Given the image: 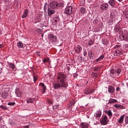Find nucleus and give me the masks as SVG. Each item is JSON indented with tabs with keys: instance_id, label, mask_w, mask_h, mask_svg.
<instances>
[{
	"instance_id": "29",
	"label": "nucleus",
	"mask_w": 128,
	"mask_h": 128,
	"mask_svg": "<svg viewBox=\"0 0 128 128\" xmlns=\"http://www.w3.org/2000/svg\"><path fill=\"white\" fill-rule=\"evenodd\" d=\"M122 38L124 40H125V42H128V36L123 35L122 36Z\"/></svg>"
},
{
	"instance_id": "48",
	"label": "nucleus",
	"mask_w": 128,
	"mask_h": 128,
	"mask_svg": "<svg viewBox=\"0 0 128 128\" xmlns=\"http://www.w3.org/2000/svg\"><path fill=\"white\" fill-rule=\"evenodd\" d=\"M100 28H104V24H101V25L100 26Z\"/></svg>"
},
{
	"instance_id": "34",
	"label": "nucleus",
	"mask_w": 128,
	"mask_h": 128,
	"mask_svg": "<svg viewBox=\"0 0 128 128\" xmlns=\"http://www.w3.org/2000/svg\"><path fill=\"white\" fill-rule=\"evenodd\" d=\"M98 22V19H95L93 21V24L94 26L96 25V24Z\"/></svg>"
},
{
	"instance_id": "46",
	"label": "nucleus",
	"mask_w": 128,
	"mask_h": 128,
	"mask_svg": "<svg viewBox=\"0 0 128 128\" xmlns=\"http://www.w3.org/2000/svg\"><path fill=\"white\" fill-rule=\"evenodd\" d=\"M28 126H24V127H23V128H28Z\"/></svg>"
},
{
	"instance_id": "5",
	"label": "nucleus",
	"mask_w": 128,
	"mask_h": 128,
	"mask_svg": "<svg viewBox=\"0 0 128 128\" xmlns=\"http://www.w3.org/2000/svg\"><path fill=\"white\" fill-rule=\"evenodd\" d=\"M101 124L103 126H106V124H108V116L106 115H104L102 116V118L100 120Z\"/></svg>"
},
{
	"instance_id": "26",
	"label": "nucleus",
	"mask_w": 128,
	"mask_h": 128,
	"mask_svg": "<svg viewBox=\"0 0 128 128\" xmlns=\"http://www.w3.org/2000/svg\"><path fill=\"white\" fill-rule=\"evenodd\" d=\"M80 12L82 14H86V9L82 7L80 8Z\"/></svg>"
},
{
	"instance_id": "7",
	"label": "nucleus",
	"mask_w": 128,
	"mask_h": 128,
	"mask_svg": "<svg viewBox=\"0 0 128 128\" xmlns=\"http://www.w3.org/2000/svg\"><path fill=\"white\" fill-rule=\"evenodd\" d=\"M64 14H69V15L72 14V6H68L66 7L64 10Z\"/></svg>"
},
{
	"instance_id": "13",
	"label": "nucleus",
	"mask_w": 128,
	"mask_h": 128,
	"mask_svg": "<svg viewBox=\"0 0 128 128\" xmlns=\"http://www.w3.org/2000/svg\"><path fill=\"white\" fill-rule=\"evenodd\" d=\"M94 116H96V118H100V116H102V110H98L96 112Z\"/></svg>"
},
{
	"instance_id": "2",
	"label": "nucleus",
	"mask_w": 128,
	"mask_h": 128,
	"mask_svg": "<svg viewBox=\"0 0 128 128\" xmlns=\"http://www.w3.org/2000/svg\"><path fill=\"white\" fill-rule=\"evenodd\" d=\"M64 6V3L58 2L56 1H52L50 3V6L51 8H62Z\"/></svg>"
},
{
	"instance_id": "23",
	"label": "nucleus",
	"mask_w": 128,
	"mask_h": 128,
	"mask_svg": "<svg viewBox=\"0 0 128 128\" xmlns=\"http://www.w3.org/2000/svg\"><path fill=\"white\" fill-rule=\"evenodd\" d=\"M124 115H122L118 120V124H122L124 122Z\"/></svg>"
},
{
	"instance_id": "43",
	"label": "nucleus",
	"mask_w": 128,
	"mask_h": 128,
	"mask_svg": "<svg viewBox=\"0 0 128 128\" xmlns=\"http://www.w3.org/2000/svg\"><path fill=\"white\" fill-rule=\"evenodd\" d=\"M66 70H70V66H67L66 67Z\"/></svg>"
},
{
	"instance_id": "1",
	"label": "nucleus",
	"mask_w": 128,
	"mask_h": 128,
	"mask_svg": "<svg viewBox=\"0 0 128 128\" xmlns=\"http://www.w3.org/2000/svg\"><path fill=\"white\" fill-rule=\"evenodd\" d=\"M56 82L52 84L53 88L54 90H58L60 88H66L68 84L66 82V75L62 72H59L56 74Z\"/></svg>"
},
{
	"instance_id": "11",
	"label": "nucleus",
	"mask_w": 128,
	"mask_h": 128,
	"mask_svg": "<svg viewBox=\"0 0 128 128\" xmlns=\"http://www.w3.org/2000/svg\"><path fill=\"white\" fill-rule=\"evenodd\" d=\"M75 52L76 54H80V52L82 50V48L80 46L78 45L76 47L74 48Z\"/></svg>"
},
{
	"instance_id": "36",
	"label": "nucleus",
	"mask_w": 128,
	"mask_h": 128,
	"mask_svg": "<svg viewBox=\"0 0 128 128\" xmlns=\"http://www.w3.org/2000/svg\"><path fill=\"white\" fill-rule=\"evenodd\" d=\"M14 104H16L14 102H9L8 103V106H14Z\"/></svg>"
},
{
	"instance_id": "31",
	"label": "nucleus",
	"mask_w": 128,
	"mask_h": 128,
	"mask_svg": "<svg viewBox=\"0 0 128 128\" xmlns=\"http://www.w3.org/2000/svg\"><path fill=\"white\" fill-rule=\"evenodd\" d=\"M50 62V58H45L42 59V62L44 63V62Z\"/></svg>"
},
{
	"instance_id": "35",
	"label": "nucleus",
	"mask_w": 128,
	"mask_h": 128,
	"mask_svg": "<svg viewBox=\"0 0 128 128\" xmlns=\"http://www.w3.org/2000/svg\"><path fill=\"white\" fill-rule=\"evenodd\" d=\"M0 108H2V110H8V108L2 105L0 106Z\"/></svg>"
},
{
	"instance_id": "39",
	"label": "nucleus",
	"mask_w": 128,
	"mask_h": 128,
	"mask_svg": "<svg viewBox=\"0 0 128 128\" xmlns=\"http://www.w3.org/2000/svg\"><path fill=\"white\" fill-rule=\"evenodd\" d=\"M33 78L34 82H36V80H38V78H36V76H34Z\"/></svg>"
},
{
	"instance_id": "55",
	"label": "nucleus",
	"mask_w": 128,
	"mask_h": 128,
	"mask_svg": "<svg viewBox=\"0 0 128 128\" xmlns=\"http://www.w3.org/2000/svg\"><path fill=\"white\" fill-rule=\"evenodd\" d=\"M118 0V2H122V0Z\"/></svg>"
},
{
	"instance_id": "60",
	"label": "nucleus",
	"mask_w": 128,
	"mask_h": 128,
	"mask_svg": "<svg viewBox=\"0 0 128 128\" xmlns=\"http://www.w3.org/2000/svg\"><path fill=\"white\" fill-rule=\"evenodd\" d=\"M96 32H98V30H97V31H96Z\"/></svg>"
},
{
	"instance_id": "20",
	"label": "nucleus",
	"mask_w": 128,
	"mask_h": 128,
	"mask_svg": "<svg viewBox=\"0 0 128 128\" xmlns=\"http://www.w3.org/2000/svg\"><path fill=\"white\" fill-rule=\"evenodd\" d=\"M108 92L110 94H114V88L112 86L108 87Z\"/></svg>"
},
{
	"instance_id": "17",
	"label": "nucleus",
	"mask_w": 128,
	"mask_h": 128,
	"mask_svg": "<svg viewBox=\"0 0 128 128\" xmlns=\"http://www.w3.org/2000/svg\"><path fill=\"white\" fill-rule=\"evenodd\" d=\"M34 102V98H28L26 100V104H32Z\"/></svg>"
},
{
	"instance_id": "24",
	"label": "nucleus",
	"mask_w": 128,
	"mask_h": 128,
	"mask_svg": "<svg viewBox=\"0 0 128 128\" xmlns=\"http://www.w3.org/2000/svg\"><path fill=\"white\" fill-rule=\"evenodd\" d=\"M108 4L110 6H116V1H114V0H110L108 1Z\"/></svg>"
},
{
	"instance_id": "40",
	"label": "nucleus",
	"mask_w": 128,
	"mask_h": 128,
	"mask_svg": "<svg viewBox=\"0 0 128 128\" xmlns=\"http://www.w3.org/2000/svg\"><path fill=\"white\" fill-rule=\"evenodd\" d=\"M40 86H42V88H43L45 87L46 86H44V83H40Z\"/></svg>"
},
{
	"instance_id": "47",
	"label": "nucleus",
	"mask_w": 128,
	"mask_h": 128,
	"mask_svg": "<svg viewBox=\"0 0 128 128\" xmlns=\"http://www.w3.org/2000/svg\"><path fill=\"white\" fill-rule=\"evenodd\" d=\"M84 56H86V54H87L86 52H84Z\"/></svg>"
},
{
	"instance_id": "44",
	"label": "nucleus",
	"mask_w": 128,
	"mask_h": 128,
	"mask_svg": "<svg viewBox=\"0 0 128 128\" xmlns=\"http://www.w3.org/2000/svg\"><path fill=\"white\" fill-rule=\"evenodd\" d=\"M98 70H100V68L98 67L94 68V70H96V72H98Z\"/></svg>"
},
{
	"instance_id": "38",
	"label": "nucleus",
	"mask_w": 128,
	"mask_h": 128,
	"mask_svg": "<svg viewBox=\"0 0 128 128\" xmlns=\"http://www.w3.org/2000/svg\"><path fill=\"white\" fill-rule=\"evenodd\" d=\"M123 48L124 50H126V48H128V44H123Z\"/></svg>"
},
{
	"instance_id": "45",
	"label": "nucleus",
	"mask_w": 128,
	"mask_h": 128,
	"mask_svg": "<svg viewBox=\"0 0 128 128\" xmlns=\"http://www.w3.org/2000/svg\"><path fill=\"white\" fill-rule=\"evenodd\" d=\"M120 90V87H118L116 88V90L117 92H118V90Z\"/></svg>"
},
{
	"instance_id": "58",
	"label": "nucleus",
	"mask_w": 128,
	"mask_h": 128,
	"mask_svg": "<svg viewBox=\"0 0 128 128\" xmlns=\"http://www.w3.org/2000/svg\"><path fill=\"white\" fill-rule=\"evenodd\" d=\"M88 98H89V100H90V98H92V96H90Z\"/></svg>"
},
{
	"instance_id": "14",
	"label": "nucleus",
	"mask_w": 128,
	"mask_h": 128,
	"mask_svg": "<svg viewBox=\"0 0 128 128\" xmlns=\"http://www.w3.org/2000/svg\"><path fill=\"white\" fill-rule=\"evenodd\" d=\"M104 58V55L102 54L98 58L94 60V62H100L101 60H102Z\"/></svg>"
},
{
	"instance_id": "57",
	"label": "nucleus",
	"mask_w": 128,
	"mask_h": 128,
	"mask_svg": "<svg viewBox=\"0 0 128 128\" xmlns=\"http://www.w3.org/2000/svg\"><path fill=\"white\" fill-rule=\"evenodd\" d=\"M0 128H4V126H0Z\"/></svg>"
},
{
	"instance_id": "52",
	"label": "nucleus",
	"mask_w": 128,
	"mask_h": 128,
	"mask_svg": "<svg viewBox=\"0 0 128 128\" xmlns=\"http://www.w3.org/2000/svg\"><path fill=\"white\" fill-rule=\"evenodd\" d=\"M112 24H114V20H111Z\"/></svg>"
},
{
	"instance_id": "9",
	"label": "nucleus",
	"mask_w": 128,
	"mask_h": 128,
	"mask_svg": "<svg viewBox=\"0 0 128 128\" xmlns=\"http://www.w3.org/2000/svg\"><path fill=\"white\" fill-rule=\"evenodd\" d=\"M102 12H104V10H106L108 8V4L106 3H104L100 5V8Z\"/></svg>"
},
{
	"instance_id": "4",
	"label": "nucleus",
	"mask_w": 128,
	"mask_h": 128,
	"mask_svg": "<svg viewBox=\"0 0 128 128\" xmlns=\"http://www.w3.org/2000/svg\"><path fill=\"white\" fill-rule=\"evenodd\" d=\"M48 10V16H52V14H54L56 12L54 8H50L46 3H45L44 5V10Z\"/></svg>"
},
{
	"instance_id": "59",
	"label": "nucleus",
	"mask_w": 128,
	"mask_h": 128,
	"mask_svg": "<svg viewBox=\"0 0 128 128\" xmlns=\"http://www.w3.org/2000/svg\"><path fill=\"white\" fill-rule=\"evenodd\" d=\"M126 86H128V83L126 84Z\"/></svg>"
},
{
	"instance_id": "15",
	"label": "nucleus",
	"mask_w": 128,
	"mask_h": 128,
	"mask_svg": "<svg viewBox=\"0 0 128 128\" xmlns=\"http://www.w3.org/2000/svg\"><path fill=\"white\" fill-rule=\"evenodd\" d=\"M80 124L82 128H88L90 126V124L86 122H82Z\"/></svg>"
},
{
	"instance_id": "41",
	"label": "nucleus",
	"mask_w": 128,
	"mask_h": 128,
	"mask_svg": "<svg viewBox=\"0 0 128 128\" xmlns=\"http://www.w3.org/2000/svg\"><path fill=\"white\" fill-rule=\"evenodd\" d=\"M48 104H52V100L50 99H48Z\"/></svg>"
},
{
	"instance_id": "16",
	"label": "nucleus",
	"mask_w": 128,
	"mask_h": 128,
	"mask_svg": "<svg viewBox=\"0 0 128 128\" xmlns=\"http://www.w3.org/2000/svg\"><path fill=\"white\" fill-rule=\"evenodd\" d=\"M28 9H25L24 12L23 13L22 16V18H26V16H28Z\"/></svg>"
},
{
	"instance_id": "25",
	"label": "nucleus",
	"mask_w": 128,
	"mask_h": 128,
	"mask_svg": "<svg viewBox=\"0 0 128 128\" xmlns=\"http://www.w3.org/2000/svg\"><path fill=\"white\" fill-rule=\"evenodd\" d=\"M17 46L19 48H24V44L22 42L19 41L17 43Z\"/></svg>"
},
{
	"instance_id": "27",
	"label": "nucleus",
	"mask_w": 128,
	"mask_h": 128,
	"mask_svg": "<svg viewBox=\"0 0 128 128\" xmlns=\"http://www.w3.org/2000/svg\"><path fill=\"white\" fill-rule=\"evenodd\" d=\"M8 66L9 67H10L12 70H14V64L12 63L9 62L8 64Z\"/></svg>"
},
{
	"instance_id": "8",
	"label": "nucleus",
	"mask_w": 128,
	"mask_h": 128,
	"mask_svg": "<svg viewBox=\"0 0 128 128\" xmlns=\"http://www.w3.org/2000/svg\"><path fill=\"white\" fill-rule=\"evenodd\" d=\"M48 38L50 42H56V36H54L52 34H50L48 36Z\"/></svg>"
},
{
	"instance_id": "10",
	"label": "nucleus",
	"mask_w": 128,
	"mask_h": 128,
	"mask_svg": "<svg viewBox=\"0 0 128 128\" xmlns=\"http://www.w3.org/2000/svg\"><path fill=\"white\" fill-rule=\"evenodd\" d=\"M114 54V56H120L124 54V52L120 49L117 50L115 51Z\"/></svg>"
},
{
	"instance_id": "12",
	"label": "nucleus",
	"mask_w": 128,
	"mask_h": 128,
	"mask_svg": "<svg viewBox=\"0 0 128 128\" xmlns=\"http://www.w3.org/2000/svg\"><path fill=\"white\" fill-rule=\"evenodd\" d=\"M118 101L116 99L110 98L108 101V104H112L118 103Z\"/></svg>"
},
{
	"instance_id": "49",
	"label": "nucleus",
	"mask_w": 128,
	"mask_h": 128,
	"mask_svg": "<svg viewBox=\"0 0 128 128\" xmlns=\"http://www.w3.org/2000/svg\"><path fill=\"white\" fill-rule=\"evenodd\" d=\"M3 45L2 44H0V48H2Z\"/></svg>"
},
{
	"instance_id": "42",
	"label": "nucleus",
	"mask_w": 128,
	"mask_h": 128,
	"mask_svg": "<svg viewBox=\"0 0 128 128\" xmlns=\"http://www.w3.org/2000/svg\"><path fill=\"white\" fill-rule=\"evenodd\" d=\"M53 108L54 109H58V105H54V106H53Z\"/></svg>"
},
{
	"instance_id": "18",
	"label": "nucleus",
	"mask_w": 128,
	"mask_h": 128,
	"mask_svg": "<svg viewBox=\"0 0 128 128\" xmlns=\"http://www.w3.org/2000/svg\"><path fill=\"white\" fill-rule=\"evenodd\" d=\"M114 106L116 108H120L121 110H124V106L120 104H116Z\"/></svg>"
},
{
	"instance_id": "3",
	"label": "nucleus",
	"mask_w": 128,
	"mask_h": 128,
	"mask_svg": "<svg viewBox=\"0 0 128 128\" xmlns=\"http://www.w3.org/2000/svg\"><path fill=\"white\" fill-rule=\"evenodd\" d=\"M121 72L122 69L120 68H118L116 70H114V69H111L110 70V74L112 76H120Z\"/></svg>"
},
{
	"instance_id": "56",
	"label": "nucleus",
	"mask_w": 128,
	"mask_h": 128,
	"mask_svg": "<svg viewBox=\"0 0 128 128\" xmlns=\"http://www.w3.org/2000/svg\"><path fill=\"white\" fill-rule=\"evenodd\" d=\"M0 34H2V30L0 28Z\"/></svg>"
},
{
	"instance_id": "22",
	"label": "nucleus",
	"mask_w": 128,
	"mask_h": 128,
	"mask_svg": "<svg viewBox=\"0 0 128 128\" xmlns=\"http://www.w3.org/2000/svg\"><path fill=\"white\" fill-rule=\"evenodd\" d=\"M74 104H76V100L74 99L70 100L69 103V106L70 108H72V106H74Z\"/></svg>"
},
{
	"instance_id": "21",
	"label": "nucleus",
	"mask_w": 128,
	"mask_h": 128,
	"mask_svg": "<svg viewBox=\"0 0 128 128\" xmlns=\"http://www.w3.org/2000/svg\"><path fill=\"white\" fill-rule=\"evenodd\" d=\"M105 114L108 116L109 118L112 116V112L110 110H106L104 112Z\"/></svg>"
},
{
	"instance_id": "54",
	"label": "nucleus",
	"mask_w": 128,
	"mask_h": 128,
	"mask_svg": "<svg viewBox=\"0 0 128 128\" xmlns=\"http://www.w3.org/2000/svg\"><path fill=\"white\" fill-rule=\"evenodd\" d=\"M2 118L1 117H0V122L2 121Z\"/></svg>"
},
{
	"instance_id": "32",
	"label": "nucleus",
	"mask_w": 128,
	"mask_h": 128,
	"mask_svg": "<svg viewBox=\"0 0 128 128\" xmlns=\"http://www.w3.org/2000/svg\"><path fill=\"white\" fill-rule=\"evenodd\" d=\"M124 124L125 126H126V124H128V116H126L124 118Z\"/></svg>"
},
{
	"instance_id": "50",
	"label": "nucleus",
	"mask_w": 128,
	"mask_h": 128,
	"mask_svg": "<svg viewBox=\"0 0 128 128\" xmlns=\"http://www.w3.org/2000/svg\"><path fill=\"white\" fill-rule=\"evenodd\" d=\"M92 98H93V100H94V98H96V96H93L92 97H91Z\"/></svg>"
},
{
	"instance_id": "19",
	"label": "nucleus",
	"mask_w": 128,
	"mask_h": 128,
	"mask_svg": "<svg viewBox=\"0 0 128 128\" xmlns=\"http://www.w3.org/2000/svg\"><path fill=\"white\" fill-rule=\"evenodd\" d=\"M88 54L90 60H92V58H94V53L92 50H88Z\"/></svg>"
},
{
	"instance_id": "33",
	"label": "nucleus",
	"mask_w": 128,
	"mask_h": 128,
	"mask_svg": "<svg viewBox=\"0 0 128 128\" xmlns=\"http://www.w3.org/2000/svg\"><path fill=\"white\" fill-rule=\"evenodd\" d=\"M110 18H116V14H114V13L112 12L110 14Z\"/></svg>"
},
{
	"instance_id": "53",
	"label": "nucleus",
	"mask_w": 128,
	"mask_h": 128,
	"mask_svg": "<svg viewBox=\"0 0 128 128\" xmlns=\"http://www.w3.org/2000/svg\"><path fill=\"white\" fill-rule=\"evenodd\" d=\"M60 95H58V96L57 98H60Z\"/></svg>"
},
{
	"instance_id": "37",
	"label": "nucleus",
	"mask_w": 128,
	"mask_h": 128,
	"mask_svg": "<svg viewBox=\"0 0 128 128\" xmlns=\"http://www.w3.org/2000/svg\"><path fill=\"white\" fill-rule=\"evenodd\" d=\"M46 86L44 87H43V88H42V94H44V92H46Z\"/></svg>"
},
{
	"instance_id": "30",
	"label": "nucleus",
	"mask_w": 128,
	"mask_h": 128,
	"mask_svg": "<svg viewBox=\"0 0 128 128\" xmlns=\"http://www.w3.org/2000/svg\"><path fill=\"white\" fill-rule=\"evenodd\" d=\"M94 41L93 40H90L88 41V44L90 46H92V44H94Z\"/></svg>"
},
{
	"instance_id": "28",
	"label": "nucleus",
	"mask_w": 128,
	"mask_h": 128,
	"mask_svg": "<svg viewBox=\"0 0 128 128\" xmlns=\"http://www.w3.org/2000/svg\"><path fill=\"white\" fill-rule=\"evenodd\" d=\"M54 22H58L60 20V17L58 16H55L54 18Z\"/></svg>"
},
{
	"instance_id": "6",
	"label": "nucleus",
	"mask_w": 128,
	"mask_h": 128,
	"mask_svg": "<svg viewBox=\"0 0 128 128\" xmlns=\"http://www.w3.org/2000/svg\"><path fill=\"white\" fill-rule=\"evenodd\" d=\"M94 92H96V89L86 88L84 90V94H94Z\"/></svg>"
},
{
	"instance_id": "51",
	"label": "nucleus",
	"mask_w": 128,
	"mask_h": 128,
	"mask_svg": "<svg viewBox=\"0 0 128 128\" xmlns=\"http://www.w3.org/2000/svg\"><path fill=\"white\" fill-rule=\"evenodd\" d=\"M8 96H5L4 97V98H6Z\"/></svg>"
}]
</instances>
